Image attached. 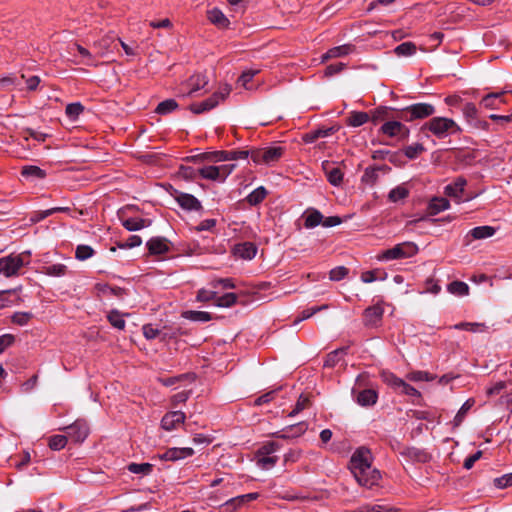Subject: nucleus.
<instances>
[{"mask_svg":"<svg viewBox=\"0 0 512 512\" xmlns=\"http://www.w3.org/2000/svg\"><path fill=\"white\" fill-rule=\"evenodd\" d=\"M373 455L366 447L357 448L350 459L349 468L359 485L372 488L379 484L381 474L372 466Z\"/></svg>","mask_w":512,"mask_h":512,"instance_id":"f257e3e1","label":"nucleus"},{"mask_svg":"<svg viewBox=\"0 0 512 512\" xmlns=\"http://www.w3.org/2000/svg\"><path fill=\"white\" fill-rule=\"evenodd\" d=\"M421 132H431L436 138L444 139L453 134L462 132V128L448 117H432L426 121L420 128Z\"/></svg>","mask_w":512,"mask_h":512,"instance_id":"f03ea898","label":"nucleus"},{"mask_svg":"<svg viewBox=\"0 0 512 512\" xmlns=\"http://www.w3.org/2000/svg\"><path fill=\"white\" fill-rule=\"evenodd\" d=\"M435 112L436 108L433 104L418 102L402 108L399 118L406 122H412L414 120L426 119L434 115Z\"/></svg>","mask_w":512,"mask_h":512,"instance_id":"7ed1b4c3","label":"nucleus"},{"mask_svg":"<svg viewBox=\"0 0 512 512\" xmlns=\"http://www.w3.org/2000/svg\"><path fill=\"white\" fill-rule=\"evenodd\" d=\"M279 448L280 446L276 442H268L258 448L255 453L256 466L261 470L272 469L279 460V457L274 455Z\"/></svg>","mask_w":512,"mask_h":512,"instance_id":"20e7f679","label":"nucleus"},{"mask_svg":"<svg viewBox=\"0 0 512 512\" xmlns=\"http://www.w3.org/2000/svg\"><path fill=\"white\" fill-rule=\"evenodd\" d=\"M418 247L413 242H403L395 245L394 247L383 251L378 255L379 261H391L404 258H410L416 255Z\"/></svg>","mask_w":512,"mask_h":512,"instance_id":"39448f33","label":"nucleus"},{"mask_svg":"<svg viewBox=\"0 0 512 512\" xmlns=\"http://www.w3.org/2000/svg\"><path fill=\"white\" fill-rule=\"evenodd\" d=\"M25 255H30V251H25L21 254H10L0 258V274L6 277L18 275L20 269L25 264H28V262H25Z\"/></svg>","mask_w":512,"mask_h":512,"instance_id":"423d86ee","label":"nucleus"},{"mask_svg":"<svg viewBox=\"0 0 512 512\" xmlns=\"http://www.w3.org/2000/svg\"><path fill=\"white\" fill-rule=\"evenodd\" d=\"M283 152L284 148L276 145L261 149H252L251 160L255 164L271 165L282 157Z\"/></svg>","mask_w":512,"mask_h":512,"instance_id":"0eeeda50","label":"nucleus"},{"mask_svg":"<svg viewBox=\"0 0 512 512\" xmlns=\"http://www.w3.org/2000/svg\"><path fill=\"white\" fill-rule=\"evenodd\" d=\"M461 112L470 129L481 131L489 130V123L479 118V111L472 102L464 103Z\"/></svg>","mask_w":512,"mask_h":512,"instance_id":"6e6552de","label":"nucleus"},{"mask_svg":"<svg viewBox=\"0 0 512 512\" xmlns=\"http://www.w3.org/2000/svg\"><path fill=\"white\" fill-rule=\"evenodd\" d=\"M230 93V88L224 87L220 91L215 92L209 98L190 105V110L194 114H201L215 108L221 101H223Z\"/></svg>","mask_w":512,"mask_h":512,"instance_id":"1a4fd4ad","label":"nucleus"},{"mask_svg":"<svg viewBox=\"0 0 512 512\" xmlns=\"http://www.w3.org/2000/svg\"><path fill=\"white\" fill-rule=\"evenodd\" d=\"M466 184L467 181L464 177H457L452 183L445 186L444 193L446 196L455 199L458 204L468 202L474 199L475 196L463 197Z\"/></svg>","mask_w":512,"mask_h":512,"instance_id":"9d476101","label":"nucleus"},{"mask_svg":"<svg viewBox=\"0 0 512 512\" xmlns=\"http://www.w3.org/2000/svg\"><path fill=\"white\" fill-rule=\"evenodd\" d=\"M68 438L75 443H82L89 435V426L83 419H78L64 428Z\"/></svg>","mask_w":512,"mask_h":512,"instance_id":"9b49d317","label":"nucleus"},{"mask_svg":"<svg viewBox=\"0 0 512 512\" xmlns=\"http://www.w3.org/2000/svg\"><path fill=\"white\" fill-rule=\"evenodd\" d=\"M379 132L389 137H399L401 139H407L410 134V129L401 121L391 120L383 123L379 129Z\"/></svg>","mask_w":512,"mask_h":512,"instance_id":"f8f14e48","label":"nucleus"},{"mask_svg":"<svg viewBox=\"0 0 512 512\" xmlns=\"http://www.w3.org/2000/svg\"><path fill=\"white\" fill-rule=\"evenodd\" d=\"M351 394L355 402L362 407L373 406L378 400V393L372 388L358 390L354 387Z\"/></svg>","mask_w":512,"mask_h":512,"instance_id":"ddd939ff","label":"nucleus"},{"mask_svg":"<svg viewBox=\"0 0 512 512\" xmlns=\"http://www.w3.org/2000/svg\"><path fill=\"white\" fill-rule=\"evenodd\" d=\"M171 242L162 236H155L146 242V247L151 255H164L170 251Z\"/></svg>","mask_w":512,"mask_h":512,"instance_id":"4468645a","label":"nucleus"},{"mask_svg":"<svg viewBox=\"0 0 512 512\" xmlns=\"http://www.w3.org/2000/svg\"><path fill=\"white\" fill-rule=\"evenodd\" d=\"M383 314L384 308L380 303L367 307L363 313L365 326H378L383 318Z\"/></svg>","mask_w":512,"mask_h":512,"instance_id":"2eb2a0df","label":"nucleus"},{"mask_svg":"<svg viewBox=\"0 0 512 512\" xmlns=\"http://www.w3.org/2000/svg\"><path fill=\"white\" fill-rule=\"evenodd\" d=\"M308 429V424L304 421L289 425L280 431L273 433L275 438L290 439L303 435Z\"/></svg>","mask_w":512,"mask_h":512,"instance_id":"dca6fc26","label":"nucleus"},{"mask_svg":"<svg viewBox=\"0 0 512 512\" xmlns=\"http://www.w3.org/2000/svg\"><path fill=\"white\" fill-rule=\"evenodd\" d=\"M194 455V450L191 447H172L167 449L164 453L159 455L163 461H179Z\"/></svg>","mask_w":512,"mask_h":512,"instance_id":"f3484780","label":"nucleus"},{"mask_svg":"<svg viewBox=\"0 0 512 512\" xmlns=\"http://www.w3.org/2000/svg\"><path fill=\"white\" fill-rule=\"evenodd\" d=\"M355 51V45L346 43L340 46H335L330 49H328L322 56H321V63H325L330 59L335 58H342L345 56H348L352 54Z\"/></svg>","mask_w":512,"mask_h":512,"instance_id":"a211bd4d","label":"nucleus"},{"mask_svg":"<svg viewBox=\"0 0 512 512\" xmlns=\"http://www.w3.org/2000/svg\"><path fill=\"white\" fill-rule=\"evenodd\" d=\"M259 493L258 492H251L243 495H238L236 497H233L229 500H227L224 504V510L225 512H234L238 508L242 507L244 504H246L249 501H254L258 499Z\"/></svg>","mask_w":512,"mask_h":512,"instance_id":"6ab92c4d","label":"nucleus"},{"mask_svg":"<svg viewBox=\"0 0 512 512\" xmlns=\"http://www.w3.org/2000/svg\"><path fill=\"white\" fill-rule=\"evenodd\" d=\"M185 413L182 411H171L161 419V427L166 431H172L178 425L184 423Z\"/></svg>","mask_w":512,"mask_h":512,"instance_id":"aec40b11","label":"nucleus"},{"mask_svg":"<svg viewBox=\"0 0 512 512\" xmlns=\"http://www.w3.org/2000/svg\"><path fill=\"white\" fill-rule=\"evenodd\" d=\"M175 199L179 206L186 211H199L202 209L201 202L192 194L180 192Z\"/></svg>","mask_w":512,"mask_h":512,"instance_id":"412c9836","label":"nucleus"},{"mask_svg":"<svg viewBox=\"0 0 512 512\" xmlns=\"http://www.w3.org/2000/svg\"><path fill=\"white\" fill-rule=\"evenodd\" d=\"M122 226L130 232L139 231L143 228L149 227L152 223L150 219L141 218V217H128L121 218Z\"/></svg>","mask_w":512,"mask_h":512,"instance_id":"4be33fe9","label":"nucleus"},{"mask_svg":"<svg viewBox=\"0 0 512 512\" xmlns=\"http://www.w3.org/2000/svg\"><path fill=\"white\" fill-rule=\"evenodd\" d=\"M234 253L238 258L252 260L257 254V247L252 242H243L235 246Z\"/></svg>","mask_w":512,"mask_h":512,"instance_id":"5701e85b","label":"nucleus"},{"mask_svg":"<svg viewBox=\"0 0 512 512\" xmlns=\"http://www.w3.org/2000/svg\"><path fill=\"white\" fill-rule=\"evenodd\" d=\"M208 20L217 26L218 28L224 29L228 28L230 25L229 19L226 17V15L219 9V8H213L207 12Z\"/></svg>","mask_w":512,"mask_h":512,"instance_id":"b1692460","label":"nucleus"},{"mask_svg":"<svg viewBox=\"0 0 512 512\" xmlns=\"http://www.w3.org/2000/svg\"><path fill=\"white\" fill-rule=\"evenodd\" d=\"M98 294L101 296H112L122 298L125 295V289L118 286H111L107 283H98L95 286Z\"/></svg>","mask_w":512,"mask_h":512,"instance_id":"393cba45","label":"nucleus"},{"mask_svg":"<svg viewBox=\"0 0 512 512\" xmlns=\"http://www.w3.org/2000/svg\"><path fill=\"white\" fill-rule=\"evenodd\" d=\"M323 215L322 213L315 209L309 208L304 213V226L307 229H312L322 224Z\"/></svg>","mask_w":512,"mask_h":512,"instance_id":"a878e982","label":"nucleus"},{"mask_svg":"<svg viewBox=\"0 0 512 512\" xmlns=\"http://www.w3.org/2000/svg\"><path fill=\"white\" fill-rule=\"evenodd\" d=\"M21 175L26 180L35 181L44 179L46 172L36 165H27L22 168Z\"/></svg>","mask_w":512,"mask_h":512,"instance_id":"bb28decb","label":"nucleus"},{"mask_svg":"<svg viewBox=\"0 0 512 512\" xmlns=\"http://www.w3.org/2000/svg\"><path fill=\"white\" fill-rule=\"evenodd\" d=\"M450 202L444 197H434L428 204V210L431 215H436L442 211L449 209Z\"/></svg>","mask_w":512,"mask_h":512,"instance_id":"cd10ccee","label":"nucleus"},{"mask_svg":"<svg viewBox=\"0 0 512 512\" xmlns=\"http://www.w3.org/2000/svg\"><path fill=\"white\" fill-rule=\"evenodd\" d=\"M369 121V114L364 111H351L347 119V125L360 127Z\"/></svg>","mask_w":512,"mask_h":512,"instance_id":"c85d7f7f","label":"nucleus"},{"mask_svg":"<svg viewBox=\"0 0 512 512\" xmlns=\"http://www.w3.org/2000/svg\"><path fill=\"white\" fill-rule=\"evenodd\" d=\"M67 272V266L62 263L50 264L42 268V273L50 277H63Z\"/></svg>","mask_w":512,"mask_h":512,"instance_id":"c756f323","label":"nucleus"},{"mask_svg":"<svg viewBox=\"0 0 512 512\" xmlns=\"http://www.w3.org/2000/svg\"><path fill=\"white\" fill-rule=\"evenodd\" d=\"M333 132H334V129L332 127L325 128V129L313 130V131H310V132L304 134L303 141L306 144H312L319 138H325V137L332 135Z\"/></svg>","mask_w":512,"mask_h":512,"instance_id":"7c9ffc66","label":"nucleus"},{"mask_svg":"<svg viewBox=\"0 0 512 512\" xmlns=\"http://www.w3.org/2000/svg\"><path fill=\"white\" fill-rule=\"evenodd\" d=\"M208 78L206 75L197 73L195 75H192L189 79V87L190 91L189 94L195 93L200 91L201 89H204L206 85L208 84Z\"/></svg>","mask_w":512,"mask_h":512,"instance_id":"2f4dec72","label":"nucleus"},{"mask_svg":"<svg viewBox=\"0 0 512 512\" xmlns=\"http://www.w3.org/2000/svg\"><path fill=\"white\" fill-rule=\"evenodd\" d=\"M496 230L492 226L484 225L477 226L468 232L473 239H486L490 238L495 234Z\"/></svg>","mask_w":512,"mask_h":512,"instance_id":"473e14b6","label":"nucleus"},{"mask_svg":"<svg viewBox=\"0 0 512 512\" xmlns=\"http://www.w3.org/2000/svg\"><path fill=\"white\" fill-rule=\"evenodd\" d=\"M129 314H123L117 309H112L108 315L107 319L109 323L118 330H123L126 326V322L124 320V316H128Z\"/></svg>","mask_w":512,"mask_h":512,"instance_id":"72a5a7b5","label":"nucleus"},{"mask_svg":"<svg viewBox=\"0 0 512 512\" xmlns=\"http://www.w3.org/2000/svg\"><path fill=\"white\" fill-rule=\"evenodd\" d=\"M453 329L481 333L487 330V326L484 323L478 322H460L455 324Z\"/></svg>","mask_w":512,"mask_h":512,"instance_id":"f704fd0d","label":"nucleus"},{"mask_svg":"<svg viewBox=\"0 0 512 512\" xmlns=\"http://www.w3.org/2000/svg\"><path fill=\"white\" fill-rule=\"evenodd\" d=\"M447 290L449 293L458 297L466 296L469 294V286L463 281H452L447 285Z\"/></svg>","mask_w":512,"mask_h":512,"instance_id":"c9c22d12","label":"nucleus"},{"mask_svg":"<svg viewBox=\"0 0 512 512\" xmlns=\"http://www.w3.org/2000/svg\"><path fill=\"white\" fill-rule=\"evenodd\" d=\"M347 353V348H339L327 354L326 359L324 361V367L333 368L335 367L342 356Z\"/></svg>","mask_w":512,"mask_h":512,"instance_id":"e433bc0d","label":"nucleus"},{"mask_svg":"<svg viewBox=\"0 0 512 512\" xmlns=\"http://www.w3.org/2000/svg\"><path fill=\"white\" fill-rule=\"evenodd\" d=\"M203 179L223 182L219 173L218 166H204L198 170Z\"/></svg>","mask_w":512,"mask_h":512,"instance_id":"4c0bfd02","label":"nucleus"},{"mask_svg":"<svg viewBox=\"0 0 512 512\" xmlns=\"http://www.w3.org/2000/svg\"><path fill=\"white\" fill-rule=\"evenodd\" d=\"M409 195V190L403 185H398L388 193V200L393 203L404 200Z\"/></svg>","mask_w":512,"mask_h":512,"instance_id":"58836bf2","label":"nucleus"},{"mask_svg":"<svg viewBox=\"0 0 512 512\" xmlns=\"http://www.w3.org/2000/svg\"><path fill=\"white\" fill-rule=\"evenodd\" d=\"M127 470L133 474L149 475L153 471V465L150 463H129Z\"/></svg>","mask_w":512,"mask_h":512,"instance_id":"ea45409f","label":"nucleus"},{"mask_svg":"<svg viewBox=\"0 0 512 512\" xmlns=\"http://www.w3.org/2000/svg\"><path fill=\"white\" fill-rule=\"evenodd\" d=\"M177 108L178 103L176 102V100L170 98L160 102L157 105L155 112L159 115H167L175 111Z\"/></svg>","mask_w":512,"mask_h":512,"instance_id":"a19ab883","label":"nucleus"},{"mask_svg":"<svg viewBox=\"0 0 512 512\" xmlns=\"http://www.w3.org/2000/svg\"><path fill=\"white\" fill-rule=\"evenodd\" d=\"M266 195V189L263 186H260L249 193L246 197V200L250 205L256 206L265 199Z\"/></svg>","mask_w":512,"mask_h":512,"instance_id":"79ce46f5","label":"nucleus"},{"mask_svg":"<svg viewBox=\"0 0 512 512\" xmlns=\"http://www.w3.org/2000/svg\"><path fill=\"white\" fill-rule=\"evenodd\" d=\"M416 50V45L413 42L407 41L396 46L394 49V53L399 57H408L415 54Z\"/></svg>","mask_w":512,"mask_h":512,"instance_id":"37998d69","label":"nucleus"},{"mask_svg":"<svg viewBox=\"0 0 512 512\" xmlns=\"http://www.w3.org/2000/svg\"><path fill=\"white\" fill-rule=\"evenodd\" d=\"M473 404H474L473 399H468L462 404V406L460 407V409L458 410L457 414L455 415V417L453 419L454 427H458L461 425L467 412L472 408Z\"/></svg>","mask_w":512,"mask_h":512,"instance_id":"c03bdc74","label":"nucleus"},{"mask_svg":"<svg viewBox=\"0 0 512 512\" xmlns=\"http://www.w3.org/2000/svg\"><path fill=\"white\" fill-rule=\"evenodd\" d=\"M83 111L84 106L80 102L69 103L65 108L66 116L72 121L77 120Z\"/></svg>","mask_w":512,"mask_h":512,"instance_id":"a18cd8bd","label":"nucleus"},{"mask_svg":"<svg viewBox=\"0 0 512 512\" xmlns=\"http://www.w3.org/2000/svg\"><path fill=\"white\" fill-rule=\"evenodd\" d=\"M95 254L94 249L90 245L80 244L75 249V258L78 261L90 259Z\"/></svg>","mask_w":512,"mask_h":512,"instance_id":"49530a36","label":"nucleus"},{"mask_svg":"<svg viewBox=\"0 0 512 512\" xmlns=\"http://www.w3.org/2000/svg\"><path fill=\"white\" fill-rule=\"evenodd\" d=\"M237 301V295L235 293H225L221 296L216 297L215 305L221 308H229L234 305Z\"/></svg>","mask_w":512,"mask_h":512,"instance_id":"de8ad7c7","label":"nucleus"},{"mask_svg":"<svg viewBox=\"0 0 512 512\" xmlns=\"http://www.w3.org/2000/svg\"><path fill=\"white\" fill-rule=\"evenodd\" d=\"M503 92L489 93L481 99V105L488 109H496L498 107L497 101H500Z\"/></svg>","mask_w":512,"mask_h":512,"instance_id":"09e8293b","label":"nucleus"},{"mask_svg":"<svg viewBox=\"0 0 512 512\" xmlns=\"http://www.w3.org/2000/svg\"><path fill=\"white\" fill-rule=\"evenodd\" d=\"M68 439L69 438H68L67 434L66 435H60V434L54 435V436L50 437V439H49V447L54 451H59L66 446Z\"/></svg>","mask_w":512,"mask_h":512,"instance_id":"8fccbe9b","label":"nucleus"},{"mask_svg":"<svg viewBox=\"0 0 512 512\" xmlns=\"http://www.w3.org/2000/svg\"><path fill=\"white\" fill-rule=\"evenodd\" d=\"M142 244V238L138 235H131L126 240L117 243L120 249H132Z\"/></svg>","mask_w":512,"mask_h":512,"instance_id":"3c124183","label":"nucleus"},{"mask_svg":"<svg viewBox=\"0 0 512 512\" xmlns=\"http://www.w3.org/2000/svg\"><path fill=\"white\" fill-rule=\"evenodd\" d=\"M327 180L331 185L339 186L343 181L342 171L337 167L332 168L327 171Z\"/></svg>","mask_w":512,"mask_h":512,"instance_id":"603ef678","label":"nucleus"},{"mask_svg":"<svg viewBox=\"0 0 512 512\" xmlns=\"http://www.w3.org/2000/svg\"><path fill=\"white\" fill-rule=\"evenodd\" d=\"M425 150L424 146L420 143H414L404 148V155L409 159H415Z\"/></svg>","mask_w":512,"mask_h":512,"instance_id":"864d4df0","label":"nucleus"},{"mask_svg":"<svg viewBox=\"0 0 512 512\" xmlns=\"http://www.w3.org/2000/svg\"><path fill=\"white\" fill-rule=\"evenodd\" d=\"M33 314L31 312H15L11 316V320L14 324L19 326H25L32 319Z\"/></svg>","mask_w":512,"mask_h":512,"instance_id":"5fc2aeb1","label":"nucleus"},{"mask_svg":"<svg viewBox=\"0 0 512 512\" xmlns=\"http://www.w3.org/2000/svg\"><path fill=\"white\" fill-rule=\"evenodd\" d=\"M186 318L196 322H208L211 320V315L205 311H187Z\"/></svg>","mask_w":512,"mask_h":512,"instance_id":"6e6d98bb","label":"nucleus"},{"mask_svg":"<svg viewBox=\"0 0 512 512\" xmlns=\"http://www.w3.org/2000/svg\"><path fill=\"white\" fill-rule=\"evenodd\" d=\"M393 110V108H390V107H386V106H380V107H377L373 112H372V121L373 123H377L379 121H382L386 118L389 117V113L390 111Z\"/></svg>","mask_w":512,"mask_h":512,"instance_id":"4d7b16f0","label":"nucleus"},{"mask_svg":"<svg viewBox=\"0 0 512 512\" xmlns=\"http://www.w3.org/2000/svg\"><path fill=\"white\" fill-rule=\"evenodd\" d=\"M348 272H349V270L346 267L337 266L330 270L329 279L331 281H340L347 276Z\"/></svg>","mask_w":512,"mask_h":512,"instance_id":"13d9d810","label":"nucleus"},{"mask_svg":"<svg viewBox=\"0 0 512 512\" xmlns=\"http://www.w3.org/2000/svg\"><path fill=\"white\" fill-rule=\"evenodd\" d=\"M258 73V70H246L243 71L242 74L238 78V83H240L245 89H250L248 84L252 81L254 76Z\"/></svg>","mask_w":512,"mask_h":512,"instance_id":"bf43d9fd","label":"nucleus"},{"mask_svg":"<svg viewBox=\"0 0 512 512\" xmlns=\"http://www.w3.org/2000/svg\"><path fill=\"white\" fill-rule=\"evenodd\" d=\"M230 152L229 151H215L210 154H203V158L212 159L216 162H224L229 161Z\"/></svg>","mask_w":512,"mask_h":512,"instance_id":"052dcab7","label":"nucleus"},{"mask_svg":"<svg viewBox=\"0 0 512 512\" xmlns=\"http://www.w3.org/2000/svg\"><path fill=\"white\" fill-rule=\"evenodd\" d=\"M213 288L221 286L223 289H233L235 284L232 278H218L211 282Z\"/></svg>","mask_w":512,"mask_h":512,"instance_id":"680f3d73","label":"nucleus"},{"mask_svg":"<svg viewBox=\"0 0 512 512\" xmlns=\"http://www.w3.org/2000/svg\"><path fill=\"white\" fill-rule=\"evenodd\" d=\"M346 64L342 62L330 64L326 67L324 71V75L327 77H331L333 75H336L340 73L343 69H345Z\"/></svg>","mask_w":512,"mask_h":512,"instance_id":"e2e57ef3","label":"nucleus"},{"mask_svg":"<svg viewBox=\"0 0 512 512\" xmlns=\"http://www.w3.org/2000/svg\"><path fill=\"white\" fill-rule=\"evenodd\" d=\"M217 293L215 291L200 289L197 292V300L201 302L216 301Z\"/></svg>","mask_w":512,"mask_h":512,"instance_id":"0e129e2a","label":"nucleus"},{"mask_svg":"<svg viewBox=\"0 0 512 512\" xmlns=\"http://www.w3.org/2000/svg\"><path fill=\"white\" fill-rule=\"evenodd\" d=\"M142 330L143 335L147 340L155 339L160 333L159 329L154 327L152 324L143 325Z\"/></svg>","mask_w":512,"mask_h":512,"instance_id":"69168bd1","label":"nucleus"},{"mask_svg":"<svg viewBox=\"0 0 512 512\" xmlns=\"http://www.w3.org/2000/svg\"><path fill=\"white\" fill-rule=\"evenodd\" d=\"M494 484L497 488L503 489L512 485V473L505 474L494 480Z\"/></svg>","mask_w":512,"mask_h":512,"instance_id":"338daca9","label":"nucleus"},{"mask_svg":"<svg viewBox=\"0 0 512 512\" xmlns=\"http://www.w3.org/2000/svg\"><path fill=\"white\" fill-rule=\"evenodd\" d=\"M352 512H388V509L382 505H365Z\"/></svg>","mask_w":512,"mask_h":512,"instance_id":"774afa93","label":"nucleus"}]
</instances>
